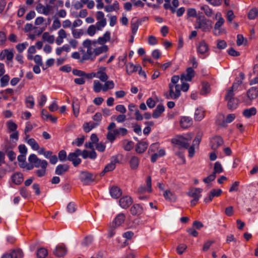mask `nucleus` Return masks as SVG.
I'll list each match as a JSON object with an SVG mask.
<instances>
[{
    "label": "nucleus",
    "instance_id": "f257e3e1",
    "mask_svg": "<svg viewBox=\"0 0 258 258\" xmlns=\"http://www.w3.org/2000/svg\"><path fill=\"white\" fill-rule=\"evenodd\" d=\"M180 78L178 75L173 76L171 79V83L169 84V90L168 92H165L164 96L167 99H176L180 96V85L177 84Z\"/></svg>",
    "mask_w": 258,
    "mask_h": 258
},
{
    "label": "nucleus",
    "instance_id": "f03ea898",
    "mask_svg": "<svg viewBox=\"0 0 258 258\" xmlns=\"http://www.w3.org/2000/svg\"><path fill=\"white\" fill-rule=\"evenodd\" d=\"M195 28L201 29L203 32L210 31L212 28V21L204 16H198L196 19Z\"/></svg>",
    "mask_w": 258,
    "mask_h": 258
},
{
    "label": "nucleus",
    "instance_id": "7ed1b4c3",
    "mask_svg": "<svg viewBox=\"0 0 258 258\" xmlns=\"http://www.w3.org/2000/svg\"><path fill=\"white\" fill-rule=\"evenodd\" d=\"M97 177V174L90 172L88 171H81L79 178L83 185H90L94 182Z\"/></svg>",
    "mask_w": 258,
    "mask_h": 258
},
{
    "label": "nucleus",
    "instance_id": "20e7f679",
    "mask_svg": "<svg viewBox=\"0 0 258 258\" xmlns=\"http://www.w3.org/2000/svg\"><path fill=\"white\" fill-rule=\"evenodd\" d=\"M83 45L84 47L87 48V51L84 52L82 56L81 62H83L86 60H94L95 59V55L94 54V51L92 50V42L90 39L85 40L83 43Z\"/></svg>",
    "mask_w": 258,
    "mask_h": 258
},
{
    "label": "nucleus",
    "instance_id": "39448f33",
    "mask_svg": "<svg viewBox=\"0 0 258 258\" xmlns=\"http://www.w3.org/2000/svg\"><path fill=\"white\" fill-rule=\"evenodd\" d=\"M191 138L179 136L171 140V143L178 146L179 148L187 149L190 145Z\"/></svg>",
    "mask_w": 258,
    "mask_h": 258
},
{
    "label": "nucleus",
    "instance_id": "423d86ee",
    "mask_svg": "<svg viewBox=\"0 0 258 258\" xmlns=\"http://www.w3.org/2000/svg\"><path fill=\"white\" fill-rule=\"evenodd\" d=\"M81 154V150L79 149H77L75 152H71L69 154L68 156V160L71 161L74 167L78 166L82 162L81 158L79 156Z\"/></svg>",
    "mask_w": 258,
    "mask_h": 258
},
{
    "label": "nucleus",
    "instance_id": "0eeeda50",
    "mask_svg": "<svg viewBox=\"0 0 258 258\" xmlns=\"http://www.w3.org/2000/svg\"><path fill=\"white\" fill-rule=\"evenodd\" d=\"M28 161L36 168H39L44 165H48V162L45 160H41L34 154H31L28 157Z\"/></svg>",
    "mask_w": 258,
    "mask_h": 258
},
{
    "label": "nucleus",
    "instance_id": "6e6552de",
    "mask_svg": "<svg viewBox=\"0 0 258 258\" xmlns=\"http://www.w3.org/2000/svg\"><path fill=\"white\" fill-rule=\"evenodd\" d=\"M224 144L223 139L221 136H216L211 139L210 146L212 150L216 151L219 147Z\"/></svg>",
    "mask_w": 258,
    "mask_h": 258
},
{
    "label": "nucleus",
    "instance_id": "1a4fd4ad",
    "mask_svg": "<svg viewBox=\"0 0 258 258\" xmlns=\"http://www.w3.org/2000/svg\"><path fill=\"white\" fill-rule=\"evenodd\" d=\"M195 75V72L192 68L189 67L186 69V73L181 75L180 80L181 81H191Z\"/></svg>",
    "mask_w": 258,
    "mask_h": 258
},
{
    "label": "nucleus",
    "instance_id": "9d476101",
    "mask_svg": "<svg viewBox=\"0 0 258 258\" xmlns=\"http://www.w3.org/2000/svg\"><path fill=\"white\" fill-rule=\"evenodd\" d=\"M225 20L223 18H218V20L215 24L214 28V34L216 36H219L223 32L224 29L221 26L224 24Z\"/></svg>",
    "mask_w": 258,
    "mask_h": 258
},
{
    "label": "nucleus",
    "instance_id": "9b49d317",
    "mask_svg": "<svg viewBox=\"0 0 258 258\" xmlns=\"http://www.w3.org/2000/svg\"><path fill=\"white\" fill-rule=\"evenodd\" d=\"M133 203V200L130 196H124L121 198L119 200L120 206L123 209H127Z\"/></svg>",
    "mask_w": 258,
    "mask_h": 258
},
{
    "label": "nucleus",
    "instance_id": "f8f14e48",
    "mask_svg": "<svg viewBox=\"0 0 258 258\" xmlns=\"http://www.w3.org/2000/svg\"><path fill=\"white\" fill-rule=\"evenodd\" d=\"M106 68L104 67H100L97 73H96V78L100 79L102 82H106L107 80L108 77L106 73Z\"/></svg>",
    "mask_w": 258,
    "mask_h": 258
},
{
    "label": "nucleus",
    "instance_id": "ddd939ff",
    "mask_svg": "<svg viewBox=\"0 0 258 258\" xmlns=\"http://www.w3.org/2000/svg\"><path fill=\"white\" fill-rule=\"evenodd\" d=\"M119 163L118 156L117 155L112 156L110 162L105 166V170L107 172L113 170L115 168L116 163Z\"/></svg>",
    "mask_w": 258,
    "mask_h": 258
},
{
    "label": "nucleus",
    "instance_id": "4468645a",
    "mask_svg": "<svg viewBox=\"0 0 258 258\" xmlns=\"http://www.w3.org/2000/svg\"><path fill=\"white\" fill-rule=\"evenodd\" d=\"M109 192L111 197L113 199H118L122 195L121 189L117 186L113 185L109 189Z\"/></svg>",
    "mask_w": 258,
    "mask_h": 258
},
{
    "label": "nucleus",
    "instance_id": "2eb2a0df",
    "mask_svg": "<svg viewBox=\"0 0 258 258\" xmlns=\"http://www.w3.org/2000/svg\"><path fill=\"white\" fill-rule=\"evenodd\" d=\"M203 191V189L201 188H192L189 189L187 195L189 197L192 198L193 199L198 198L200 199L201 197V192Z\"/></svg>",
    "mask_w": 258,
    "mask_h": 258
},
{
    "label": "nucleus",
    "instance_id": "dca6fc26",
    "mask_svg": "<svg viewBox=\"0 0 258 258\" xmlns=\"http://www.w3.org/2000/svg\"><path fill=\"white\" fill-rule=\"evenodd\" d=\"M192 119L188 116L182 117L180 120V126L182 128H187L192 124Z\"/></svg>",
    "mask_w": 258,
    "mask_h": 258
},
{
    "label": "nucleus",
    "instance_id": "f3484780",
    "mask_svg": "<svg viewBox=\"0 0 258 258\" xmlns=\"http://www.w3.org/2000/svg\"><path fill=\"white\" fill-rule=\"evenodd\" d=\"M148 147L147 142L139 141L136 146V151L139 154H142L145 152Z\"/></svg>",
    "mask_w": 258,
    "mask_h": 258
},
{
    "label": "nucleus",
    "instance_id": "a211bd4d",
    "mask_svg": "<svg viewBox=\"0 0 258 258\" xmlns=\"http://www.w3.org/2000/svg\"><path fill=\"white\" fill-rule=\"evenodd\" d=\"M51 9V7L50 5H46L44 6L41 4H39L36 8V11L40 14H43L45 15H48Z\"/></svg>",
    "mask_w": 258,
    "mask_h": 258
},
{
    "label": "nucleus",
    "instance_id": "6ab92c4d",
    "mask_svg": "<svg viewBox=\"0 0 258 258\" xmlns=\"http://www.w3.org/2000/svg\"><path fill=\"white\" fill-rule=\"evenodd\" d=\"M151 181L152 180L151 176H148L146 180V184L147 187L146 188L145 186H141L138 189V191L140 193H144L146 191H147L148 192H151L152 190Z\"/></svg>",
    "mask_w": 258,
    "mask_h": 258
},
{
    "label": "nucleus",
    "instance_id": "aec40b11",
    "mask_svg": "<svg viewBox=\"0 0 258 258\" xmlns=\"http://www.w3.org/2000/svg\"><path fill=\"white\" fill-rule=\"evenodd\" d=\"M209 50V45L205 42V41L203 40L199 42V45L197 47L198 53L201 54H205L207 52H208Z\"/></svg>",
    "mask_w": 258,
    "mask_h": 258
},
{
    "label": "nucleus",
    "instance_id": "412c9836",
    "mask_svg": "<svg viewBox=\"0 0 258 258\" xmlns=\"http://www.w3.org/2000/svg\"><path fill=\"white\" fill-rule=\"evenodd\" d=\"M163 197L166 201L174 203L177 200L176 195L170 190H165L163 193Z\"/></svg>",
    "mask_w": 258,
    "mask_h": 258
},
{
    "label": "nucleus",
    "instance_id": "4be33fe9",
    "mask_svg": "<svg viewBox=\"0 0 258 258\" xmlns=\"http://www.w3.org/2000/svg\"><path fill=\"white\" fill-rule=\"evenodd\" d=\"M69 166L67 164H59L55 168V173L58 175H62L68 171Z\"/></svg>",
    "mask_w": 258,
    "mask_h": 258
},
{
    "label": "nucleus",
    "instance_id": "5701e85b",
    "mask_svg": "<svg viewBox=\"0 0 258 258\" xmlns=\"http://www.w3.org/2000/svg\"><path fill=\"white\" fill-rule=\"evenodd\" d=\"M11 149V147L8 145H6L4 148L3 151L7 153V156L11 161H13L16 159V155L15 153Z\"/></svg>",
    "mask_w": 258,
    "mask_h": 258
},
{
    "label": "nucleus",
    "instance_id": "b1692460",
    "mask_svg": "<svg viewBox=\"0 0 258 258\" xmlns=\"http://www.w3.org/2000/svg\"><path fill=\"white\" fill-rule=\"evenodd\" d=\"M164 110L165 107L164 105L162 104H158L153 112L152 117L154 118L159 117Z\"/></svg>",
    "mask_w": 258,
    "mask_h": 258
},
{
    "label": "nucleus",
    "instance_id": "393cba45",
    "mask_svg": "<svg viewBox=\"0 0 258 258\" xmlns=\"http://www.w3.org/2000/svg\"><path fill=\"white\" fill-rule=\"evenodd\" d=\"M125 220V216L123 214L120 213L118 214L115 218L114 219V221L111 223V224H113L115 226L118 227L122 223H123L124 221Z\"/></svg>",
    "mask_w": 258,
    "mask_h": 258
},
{
    "label": "nucleus",
    "instance_id": "a878e982",
    "mask_svg": "<svg viewBox=\"0 0 258 258\" xmlns=\"http://www.w3.org/2000/svg\"><path fill=\"white\" fill-rule=\"evenodd\" d=\"M247 96L250 100H253L258 96V88L252 87L247 92Z\"/></svg>",
    "mask_w": 258,
    "mask_h": 258
},
{
    "label": "nucleus",
    "instance_id": "bb28decb",
    "mask_svg": "<svg viewBox=\"0 0 258 258\" xmlns=\"http://www.w3.org/2000/svg\"><path fill=\"white\" fill-rule=\"evenodd\" d=\"M67 253V249L63 245H58L53 252L54 255L58 257L64 256Z\"/></svg>",
    "mask_w": 258,
    "mask_h": 258
},
{
    "label": "nucleus",
    "instance_id": "cd10ccee",
    "mask_svg": "<svg viewBox=\"0 0 258 258\" xmlns=\"http://www.w3.org/2000/svg\"><path fill=\"white\" fill-rule=\"evenodd\" d=\"M12 179L14 183L17 185H19L23 181V175L21 172L15 173L12 175Z\"/></svg>",
    "mask_w": 258,
    "mask_h": 258
},
{
    "label": "nucleus",
    "instance_id": "c85d7f7f",
    "mask_svg": "<svg viewBox=\"0 0 258 258\" xmlns=\"http://www.w3.org/2000/svg\"><path fill=\"white\" fill-rule=\"evenodd\" d=\"M139 68H140V64L134 65L133 63H129L126 65V73L131 75L133 73L137 72Z\"/></svg>",
    "mask_w": 258,
    "mask_h": 258
},
{
    "label": "nucleus",
    "instance_id": "c756f323",
    "mask_svg": "<svg viewBox=\"0 0 258 258\" xmlns=\"http://www.w3.org/2000/svg\"><path fill=\"white\" fill-rule=\"evenodd\" d=\"M205 111L202 107L197 108L195 112V119L197 121H201L205 116Z\"/></svg>",
    "mask_w": 258,
    "mask_h": 258
},
{
    "label": "nucleus",
    "instance_id": "7c9ffc66",
    "mask_svg": "<svg viewBox=\"0 0 258 258\" xmlns=\"http://www.w3.org/2000/svg\"><path fill=\"white\" fill-rule=\"evenodd\" d=\"M256 112V109L253 107L248 109H244L242 112V114L246 118H249L252 116L255 115Z\"/></svg>",
    "mask_w": 258,
    "mask_h": 258
},
{
    "label": "nucleus",
    "instance_id": "2f4dec72",
    "mask_svg": "<svg viewBox=\"0 0 258 258\" xmlns=\"http://www.w3.org/2000/svg\"><path fill=\"white\" fill-rule=\"evenodd\" d=\"M130 167L132 170H136L138 168L139 164V159L138 157L133 156L129 161Z\"/></svg>",
    "mask_w": 258,
    "mask_h": 258
},
{
    "label": "nucleus",
    "instance_id": "473e14b6",
    "mask_svg": "<svg viewBox=\"0 0 258 258\" xmlns=\"http://www.w3.org/2000/svg\"><path fill=\"white\" fill-rule=\"evenodd\" d=\"M227 101V107L229 109L233 111L237 108L239 103V99L238 98L232 99Z\"/></svg>",
    "mask_w": 258,
    "mask_h": 258
},
{
    "label": "nucleus",
    "instance_id": "72a5a7b5",
    "mask_svg": "<svg viewBox=\"0 0 258 258\" xmlns=\"http://www.w3.org/2000/svg\"><path fill=\"white\" fill-rule=\"evenodd\" d=\"M110 39V32L106 31L102 37H99L97 40V42L100 44H103Z\"/></svg>",
    "mask_w": 258,
    "mask_h": 258
},
{
    "label": "nucleus",
    "instance_id": "f704fd0d",
    "mask_svg": "<svg viewBox=\"0 0 258 258\" xmlns=\"http://www.w3.org/2000/svg\"><path fill=\"white\" fill-rule=\"evenodd\" d=\"M119 5L117 1H115L112 5L106 6L104 7L105 11L106 12H111L115 10H119Z\"/></svg>",
    "mask_w": 258,
    "mask_h": 258
},
{
    "label": "nucleus",
    "instance_id": "c9c22d12",
    "mask_svg": "<svg viewBox=\"0 0 258 258\" xmlns=\"http://www.w3.org/2000/svg\"><path fill=\"white\" fill-rule=\"evenodd\" d=\"M73 113L75 117H78L79 114L80 104L78 99L73 100L72 103Z\"/></svg>",
    "mask_w": 258,
    "mask_h": 258
},
{
    "label": "nucleus",
    "instance_id": "e433bc0d",
    "mask_svg": "<svg viewBox=\"0 0 258 258\" xmlns=\"http://www.w3.org/2000/svg\"><path fill=\"white\" fill-rule=\"evenodd\" d=\"M136 18H133L131 22V28L133 35H135L138 30L139 25L141 24V23H139L138 20L135 21Z\"/></svg>",
    "mask_w": 258,
    "mask_h": 258
},
{
    "label": "nucleus",
    "instance_id": "4c0bfd02",
    "mask_svg": "<svg viewBox=\"0 0 258 258\" xmlns=\"http://www.w3.org/2000/svg\"><path fill=\"white\" fill-rule=\"evenodd\" d=\"M108 49V46L107 45H103L98 47L96 48L94 50V54L95 57L97 55H98L103 52H106Z\"/></svg>",
    "mask_w": 258,
    "mask_h": 258
},
{
    "label": "nucleus",
    "instance_id": "58836bf2",
    "mask_svg": "<svg viewBox=\"0 0 258 258\" xmlns=\"http://www.w3.org/2000/svg\"><path fill=\"white\" fill-rule=\"evenodd\" d=\"M235 90V89L231 87L227 90V93L225 96V100L227 101L232 99H236V98L234 97L235 95L234 91Z\"/></svg>",
    "mask_w": 258,
    "mask_h": 258
},
{
    "label": "nucleus",
    "instance_id": "ea45409f",
    "mask_svg": "<svg viewBox=\"0 0 258 258\" xmlns=\"http://www.w3.org/2000/svg\"><path fill=\"white\" fill-rule=\"evenodd\" d=\"M27 143L31 147L32 149L34 150L37 151L39 149V146L35 140L33 138H31L27 141Z\"/></svg>",
    "mask_w": 258,
    "mask_h": 258
},
{
    "label": "nucleus",
    "instance_id": "a19ab883",
    "mask_svg": "<svg viewBox=\"0 0 258 258\" xmlns=\"http://www.w3.org/2000/svg\"><path fill=\"white\" fill-rule=\"evenodd\" d=\"M10 254L12 256V258H22L23 257V251L20 249H14Z\"/></svg>",
    "mask_w": 258,
    "mask_h": 258
},
{
    "label": "nucleus",
    "instance_id": "79ce46f5",
    "mask_svg": "<svg viewBox=\"0 0 258 258\" xmlns=\"http://www.w3.org/2000/svg\"><path fill=\"white\" fill-rule=\"evenodd\" d=\"M134 146V143L133 141L124 140L123 142V148L126 151H131Z\"/></svg>",
    "mask_w": 258,
    "mask_h": 258
},
{
    "label": "nucleus",
    "instance_id": "37998d69",
    "mask_svg": "<svg viewBox=\"0 0 258 258\" xmlns=\"http://www.w3.org/2000/svg\"><path fill=\"white\" fill-rule=\"evenodd\" d=\"M201 10H203L205 15L208 17H211L213 15V12L211 8L208 5H204L201 7Z\"/></svg>",
    "mask_w": 258,
    "mask_h": 258
},
{
    "label": "nucleus",
    "instance_id": "c03bdc74",
    "mask_svg": "<svg viewBox=\"0 0 258 258\" xmlns=\"http://www.w3.org/2000/svg\"><path fill=\"white\" fill-rule=\"evenodd\" d=\"M103 86L102 90L104 92H106L108 89H112L114 87V84L113 81H106Z\"/></svg>",
    "mask_w": 258,
    "mask_h": 258
},
{
    "label": "nucleus",
    "instance_id": "a18cd8bd",
    "mask_svg": "<svg viewBox=\"0 0 258 258\" xmlns=\"http://www.w3.org/2000/svg\"><path fill=\"white\" fill-rule=\"evenodd\" d=\"M47 254V250L45 248H40L37 250V256L38 258H44Z\"/></svg>",
    "mask_w": 258,
    "mask_h": 258
},
{
    "label": "nucleus",
    "instance_id": "49530a36",
    "mask_svg": "<svg viewBox=\"0 0 258 258\" xmlns=\"http://www.w3.org/2000/svg\"><path fill=\"white\" fill-rule=\"evenodd\" d=\"M25 103L27 107L33 108L35 104L34 99L33 96H29L26 97L25 99Z\"/></svg>",
    "mask_w": 258,
    "mask_h": 258
},
{
    "label": "nucleus",
    "instance_id": "de8ad7c7",
    "mask_svg": "<svg viewBox=\"0 0 258 258\" xmlns=\"http://www.w3.org/2000/svg\"><path fill=\"white\" fill-rule=\"evenodd\" d=\"M48 165H44L41 167V169H38L36 171V175L39 177H42L46 174V168Z\"/></svg>",
    "mask_w": 258,
    "mask_h": 258
},
{
    "label": "nucleus",
    "instance_id": "09e8293b",
    "mask_svg": "<svg viewBox=\"0 0 258 258\" xmlns=\"http://www.w3.org/2000/svg\"><path fill=\"white\" fill-rule=\"evenodd\" d=\"M102 84L98 80H94L93 82V91L95 93H99L102 90Z\"/></svg>",
    "mask_w": 258,
    "mask_h": 258
},
{
    "label": "nucleus",
    "instance_id": "8fccbe9b",
    "mask_svg": "<svg viewBox=\"0 0 258 258\" xmlns=\"http://www.w3.org/2000/svg\"><path fill=\"white\" fill-rule=\"evenodd\" d=\"M223 171V168L221 165V164L219 161L216 162L214 164L213 173L216 175V173H220Z\"/></svg>",
    "mask_w": 258,
    "mask_h": 258
},
{
    "label": "nucleus",
    "instance_id": "3c124183",
    "mask_svg": "<svg viewBox=\"0 0 258 258\" xmlns=\"http://www.w3.org/2000/svg\"><path fill=\"white\" fill-rule=\"evenodd\" d=\"M145 124L148 126L144 128L143 133L145 135L147 136L150 134L151 131L150 126L154 125V122L153 121H146Z\"/></svg>",
    "mask_w": 258,
    "mask_h": 258
},
{
    "label": "nucleus",
    "instance_id": "603ef678",
    "mask_svg": "<svg viewBox=\"0 0 258 258\" xmlns=\"http://www.w3.org/2000/svg\"><path fill=\"white\" fill-rule=\"evenodd\" d=\"M58 158L61 162H64L68 160V156L67 155L66 151L64 150H60L58 152Z\"/></svg>",
    "mask_w": 258,
    "mask_h": 258
},
{
    "label": "nucleus",
    "instance_id": "864d4df0",
    "mask_svg": "<svg viewBox=\"0 0 258 258\" xmlns=\"http://www.w3.org/2000/svg\"><path fill=\"white\" fill-rule=\"evenodd\" d=\"M118 228L113 224L110 223L108 228V237H112L115 234V229Z\"/></svg>",
    "mask_w": 258,
    "mask_h": 258
},
{
    "label": "nucleus",
    "instance_id": "5fc2aeb1",
    "mask_svg": "<svg viewBox=\"0 0 258 258\" xmlns=\"http://www.w3.org/2000/svg\"><path fill=\"white\" fill-rule=\"evenodd\" d=\"M258 15V10L256 8L250 10L248 14V17L250 20L254 19Z\"/></svg>",
    "mask_w": 258,
    "mask_h": 258
},
{
    "label": "nucleus",
    "instance_id": "6e6d98bb",
    "mask_svg": "<svg viewBox=\"0 0 258 258\" xmlns=\"http://www.w3.org/2000/svg\"><path fill=\"white\" fill-rule=\"evenodd\" d=\"M247 43V40L244 39L243 36L241 34H238L237 36L236 43L238 46H240L242 44L245 45Z\"/></svg>",
    "mask_w": 258,
    "mask_h": 258
},
{
    "label": "nucleus",
    "instance_id": "4d7b16f0",
    "mask_svg": "<svg viewBox=\"0 0 258 258\" xmlns=\"http://www.w3.org/2000/svg\"><path fill=\"white\" fill-rule=\"evenodd\" d=\"M36 52L35 47L33 45L31 46L28 49L27 58L29 60H32L33 58V54Z\"/></svg>",
    "mask_w": 258,
    "mask_h": 258
},
{
    "label": "nucleus",
    "instance_id": "13d9d810",
    "mask_svg": "<svg viewBox=\"0 0 258 258\" xmlns=\"http://www.w3.org/2000/svg\"><path fill=\"white\" fill-rule=\"evenodd\" d=\"M43 39L46 40L49 43H53L54 37L53 35H49L48 32H45L42 36Z\"/></svg>",
    "mask_w": 258,
    "mask_h": 258
},
{
    "label": "nucleus",
    "instance_id": "bf43d9fd",
    "mask_svg": "<svg viewBox=\"0 0 258 258\" xmlns=\"http://www.w3.org/2000/svg\"><path fill=\"white\" fill-rule=\"evenodd\" d=\"M7 124L9 130L11 132L17 131L16 130L18 126L17 124L13 122L12 120H9L7 121Z\"/></svg>",
    "mask_w": 258,
    "mask_h": 258
},
{
    "label": "nucleus",
    "instance_id": "052dcab7",
    "mask_svg": "<svg viewBox=\"0 0 258 258\" xmlns=\"http://www.w3.org/2000/svg\"><path fill=\"white\" fill-rule=\"evenodd\" d=\"M113 132L115 133V134H117V135H121L124 136L126 135L127 133V130L124 127H120L118 129H114L113 130Z\"/></svg>",
    "mask_w": 258,
    "mask_h": 258
},
{
    "label": "nucleus",
    "instance_id": "680f3d73",
    "mask_svg": "<svg viewBox=\"0 0 258 258\" xmlns=\"http://www.w3.org/2000/svg\"><path fill=\"white\" fill-rule=\"evenodd\" d=\"M210 85L208 83L203 82L202 83V89L201 90V94H206L210 92Z\"/></svg>",
    "mask_w": 258,
    "mask_h": 258
},
{
    "label": "nucleus",
    "instance_id": "e2e57ef3",
    "mask_svg": "<svg viewBox=\"0 0 258 258\" xmlns=\"http://www.w3.org/2000/svg\"><path fill=\"white\" fill-rule=\"evenodd\" d=\"M187 17H193L197 19V11L194 8H189L187 10Z\"/></svg>",
    "mask_w": 258,
    "mask_h": 258
},
{
    "label": "nucleus",
    "instance_id": "0e129e2a",
    "mask_svg": "<svg viewBox=\"0 0 258 258\" xmlns=\"http://www.w3.org/2000/svg\"><path fill=\"white\" fill-rule=\"evenodd\" d=\"M28 45V44L27 42L19 43L16 45V49L19 53H21Z\"/></svg>",
    "mask_w": 258,
    "mask_h": 258
},
{
    "label": "nucleus",
    "instance_id": "69168bd1",
    "mask_svg": "<svg viewBox=\"0 0 258 258\" xmlns=\"http://www.w3.org/2000/svg\"><path fill=\"white\" fill-rule=\"evenodd\" d=\"M1 86L4 87L8 84V82L10 80V77L8 75H5L1 77Z\"/></svg>",
    "mask_w": 258,
    "mask_h": 258
},
{
    "label": "nucleus",
    "instance_id": "338daca9",
    "mask_svg": "<svg viewBox=\"0 0 258 258\" xmlns=\"http://www.w3.org/2000/svg\"><path fill=\"white\" fill-rule=\"evenodd\" d=\"M85 140L84 136L81 138H77L75 141L72 142L73 145H75L78 147H80L83 145Z\"/></svg>",
    "mask_w": 258,
    "mask_h": 258
},
{
    "label": "nucleus",
    "instance_id": "774afa93",
    "mask_svg": "<svg viewBox=\"0 0 258 258\" xmlns=\"http://www.w3.org/2000/svg\"><path fill=\"white\" fill-rule=\"evenodd\" d=\"M216 177V175H215V173L213 172L212 174L209 175L206 178H204L203 180L205 183H209L210 182L214 181Z\"/></svg>",
    "mask_w": 258,
    "mask_h": 258
}]
</instances>
